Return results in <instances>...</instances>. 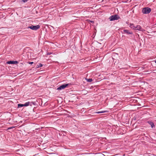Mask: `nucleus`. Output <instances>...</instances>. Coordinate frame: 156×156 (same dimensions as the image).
<instances>
[{
    "label": "nucleus",
    "instance_id": "nucleus-1",
    "mask_svg": "<svg viewBox=\"0 0 156 156\" xmlns=\"http://www.w3.org/2000/svg\"><path fill=\"white\" fill-rule=\"evenodd\" d=\"M151 9L149 7H145L143 8L142 12L144 14H149L151 12Z\"/></svg>",
    "mask_w": 156,
    "mask_h": 156
},
{
    "label": "nucleus",
    "instance_id": "nucleus-2",
    "mask_svg": "<svg viewBox=\"0 0 156 156\" xmlns=\"http://www.w3.org/2000/svg\"><path fill=\"white\" fill-rule=\"evenodd\" d=\"M120 18V17L118 15H115L110 16L109 19L111 21L117 20Z\"/></svg>",
    "mask_w": 156,
    "mask_h": 156
},
{
    "label": "nucleus",
    "instance_id": "nucleus-3",
    "mask_svg": "<svg viewBox=\"0 0 156 156\" xmlns=\"http://www.w3.org/2000/svg\"><path fill=\"white\" fill-rule=\"evenodd\" d=\"M40 26L39 25H37L36 26H34L31 25L30 26L28 27L27 28V29L30 28L33 30H37L39 29Z\"/></svg>",
    "mask_w": 156,
    "mask_h": 156
},
{
    "label": "nucleus",
    "instance_id": "nucleus-4",
    "mask_svg": "<svg viewBox=\"0 0 156 156\" xmlns=\"http://www.w3.org/2000/svg\"><path fill=\"white\" fill-rule=\"evenodd\" d=\"M36 104V103L35 102L32 101V102H29L28 101L25 103L24 104H23L24 106L25 107H27L28 106H32L33 105H35Z\"/></svg>",
    "mask_w": 156,
    "mask_h": 156
},
{
    "label": "nucleus",
    "instance_id": "nucleus-5",
    "mask_svg": "<svg viewBox=\"0 0 156 156\" xmlns=\"http://www.w3.org/2000/svg\"><path fill=\"white\" fill-rule=\"evenodd\" d=\"M69 83H66L65 84H63L57 88V90H61L65 89L66 87L68 85Z\"/></svg>",
    "mask_w": 156,
    "mask_h": 156
},
{
    "label": "nucleus",
    "instance_id": "nucleus-6",
    "mask_svg": "<svg viewBox=\"0 0 156 156\" xmlns=\"http://www.w3.org/2000/svg\"><path fill=\"white\" fill-rule=\"evenodd\" d=\"M136 29L134 30H138L139 31H144V30L142 28V27L140 25H138L135 27Z\"/></svg>",
    "mask_w": 156,
    "mask_h": 156
},
{
    "label": "nucleus",
    "instance_id": "nucleus-7",
    "mask_svg": "<svg viewBox=\"0 0 156 156\" xmlns=\"http://www.w3.org/2000/svg\"><path fill=\"white\" fill-rule=\"evenodd\" d=\"M7 64H16L18 63V62L17 61H10L7 62Z\"/></svg>",
    "mask_w": 156,
    "mask_h": 156
},
{
    "label": "nucleus",
    "instance_id": "nucleus-8",
    "mask_svg": "<svg viewBox=\"0 0 156 156\" xmlns=\"http://www.w3.org/2000/svg\"><path fill=\"white\" fill-rule=\"evenodd\" d=\"M147 122L151 126L152 128H155V125L153 122L151 121H148Z\"/></svg>",
    "mask_w": 156,
    "mask_h": 156
},
{
    "label": "nucleus",
    "instance_id": "nucleus-9",
    "mask_svg": "<svg viewBox=\"0 0 156 156\" xmlns=\"http://www.w3.org/2000/svg\"><path fill=\"white\" fill-rule=\"evenodd\" d=\"M123 32L124 34H133V32L132 31H130L128 30H123Z\"/></svg>",
    "mask_w": 156,
    "mask_h": 156
},
{
    "label": "nucleus",
    "instance_id": "nucleus-10",
    "mask_svg": "<svg viewBox=\"0 0 156 156\" xmlns=\"http://www.w3.org/2000/svg\"><path fill=\"white\" fill-rule=\"evenodd\" d=\"M129 27H130L132 28L133 30L136 29L135 27L134 26V25L133 23H130L129 24Z\"/></svg>",
    "mask_w": 156,
    "mask_h": 156
},
{
    "label": "nucleus",
    "instance_id": "nucleus-11",
    "mask_svg": "<svg viewBox=\"0 0 156 156\" xmlns=\"http://www.w3.org/2000/svg\"><path fill=\"white\" fill-rule=\"evenodd\" d=\"M108 111H98L95 112V113L97 114H99L101 113H103L105 112H107Z\"/></svg>",
    "mask_w": 156,
    "mask_h": 156
},
{
    "label": "nucleus",
    "instance_id": "nucleus-12",
    "mask_svg": "<svg viewBox=\"0 0 156 156\" xmlns=\"http://www.w3.org/2000/svg\"><path fill=\"white\" fill-rule=\"evenodd\" d=\"M24 105L23 104H18V107L21 108L22 107L24 106Z\"/></svg>",
    "mask_w": 156,
    "mask_h": 156
},
{
    "label": "nucleus",
    "instance_id": "nucleus-13",
    "mask_svg": "<svg viewBox=\"0 0 156 156\" xmlns=\"http://www.w3.org/2000/svg\"><path fill=\"white\" fill-rule=\"evenodd\" d=\"M86 80L87 82H90L93 80L92 79H86Z\"/></svg>",
    "mask_w": 156,
    "mask_h": 156
},
{
    "label": "nucleus",
    "instance_id": "nucleus-14",
    "mask_svg": "<svg viewBox=\"0 0 156 156\" xmlns=\"http://www.w3.org/2000/svg\"><path fill=\"white\" fill-rule=\"evenodd\" d=\"M38 67H37V68L41 67L42 66V64L41 63H39V65L38 66H37Z\"/></svg>",
    "mask_w": 156,
    "mask_h": 156
},
{
    "label": "nucleus",
    "instance_id": "nucleus-15",
    "mask_svg": "<svg viewBox=\"0 0 156 156\" xmlns=\"http://www.w3.org/2000/svg\"><path fill=\"white\" fill-rule=\"evenodd\" d=\"M52 54L51 53V52H48V53H47V55H51Z\"/></svg>",
    "mask_w": 156,
    "mask_h": 156
},
{
    "label": "nucleus",
    "instance_id": "nucleus-16",
    "mask_svg": "<svg viewBox=\"0 0 156 156\" xmlns=\"http://www.w3.org/2000/svg\"><path fill=\"white\" fill-rule=\"evenodd\" d=\"M90 21L91 23H94V21Z\"/></svg>",
    "mask_w": 156,
    "mask_h": 156
},
{
    "label": "nucleus",
    "instance_id": "nucleus-17",
    "mask_svg": "<svg viewBox=\"0 0 156 156\" xmlns=\"http://www.w3.org/2000/svg\"><path fill=\"white\" fill-rule=\"evenodd\" d=\"M33 63H34V62H30L29 63L30 64H32Z\"/></svg>",
    "mask_w": 156,
    "mask_h": 156
},
{
    "label": "nucleus",
    "instance_id": "nucleus-18",
    "mask_svg": "<svg viewBox=\"0 0 156 156\" xmlns=\"http://www.w3.org/2000/svg\"><path fill=\"white\" fill-rule=\"evenodd\" d=\"M15 126H12V127H11L10 128H11V129H12L13 128H15Z\"/></svg>",
    "mask_w": 156,
    "mask_h": 156
},
{
    "label": "nucleus",
    "instance_id": "nucleus-19",
    "mask_svg": "<svg viewBox=\"0 0 156 156\" xmlns=\"http://www.w3.org/2000/svg\"><path fill=\"white\" fill-rule=\"evenodd\" d=\"M11 129V128H10V127H9L8 128V129Z\"/></svg>",
    "mask_w": 156,
    "mask_h": 156
},
{
    "label": "nucleus",
    "instance_id": "nucleus-20",
    "mask_svg": "<svg viewBox=\"0 0 156 156\" xmlns=\"http://www.w3.org/2000/svg\"><path fill=\"white\" fill-rule=\"evenodd\" d=\"M155 63H156V60H155Z\"/></svg>",
    "mask_w": 156,
    "mask_h": 156
},
{
    "label": "nucleus",
    "instance_id": "nucleus-21",
    "mask_svg": "<svg viewBox=\"0 0 156 156\" xmlns=\"http://www.w3.org/2000/svg\"><path fill=\"white\" fill-rule=\"evenodd\" d=\"M155 24L156 25V23Z\"/></svg>",
    "mask_w": 156,
    "mask_h": 156
}]
</instances>
